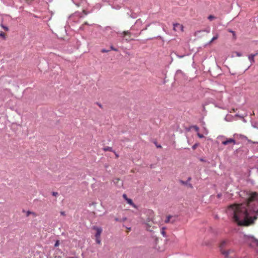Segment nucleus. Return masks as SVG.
<instances>
[{
	"mask_svg": "<svg viewBox=\"0 0 258 258\" xmlns=\"http://www.w3.org/2000/svg\"><path fill=\"white\" fill-rule=\"evenodd\" d=\"M227 213L232 216L233 221L239 226H248L257 219L252 213L258 215V193L251 192L245 203L230 205Z\"/></svg>",
	"mask_w": 258,
	"mask_h": 258,
	"instance_id": "obj_1",
	"label": "nucleus"
},
{
	"mask_svg": "<svg viewBox=\"0 0 258 258\" xmlns=\"http://www.w3.org/2000/svg\"><path fill=\"white\" fill-rule=\"evenodd\" d=\"M142 23H143V22H142V21L141 20V19H139L136 21L134 25L131 27V30H136V31H138V30H141V32L139 33H135V34H134V35L138 36V35H140L142 31L146 30L147 29L148 27L150 25V24H148L146 25V26L145 28H142Z\"/></svg>",
	"mask_w": 258,
	"mask_h": 258,
	"instance_id": "obj_2",
	"label": "nucleus"
},
{
	"mask_svg": "<svg viewBox=\"0 0 258 258\" xmlns=\"http://www.w3.org/2000/svg\"><path fill=\"white\" fill-rule=\"evenodd\" d=\"M227 244V241L226 240H223L220 243L219 246L221 253L224 256L225 258H228L229 254L233 252V251L231 249L225 250L224 249Z\"/></svg>",
	"mask_w": 258,
	"mask_h": 258,
	"instance_id": "obj_3",
	"label": "nucleus"
},
{
	"mask_svg": "<svg viewBox=\"0 0 258 258\" xmlns=\"http://www.w3.org/2000/svg\"><path fill=\"white\" fill-rule=\"evenodd\" d=\"M118 35V37L120 38L121 41L123 42L124 41L128 42L130 40V37L132 33L130 31H124L122 32H116Z\"/></svg>",
	"mask_w": 258,
	"mask_h": 258,
	"instance_id": "obj_4",
	"label": "nucleus"
},
{
	"mask_svg": "<svg viewBox=\"0 0 258 258\" xmlns=\"http://www.w3.org/2000/svg\"><path fill=\"white\" fill-rule=\"evenodd\" d=\"M115 32V31H114L110 27L107 26L103 29L102 35L104 37L109 39L112 36H113Z\"/></svg>",
	"mask_w": 258,
	"mask_h": 258,
	"instance_id": "obj_5",
	"label": "nucleus"
},
{
	"mask_svg": "<svg viewBox=\"0 0 258 258\" xmlns=\"http://www.w3.org/2000/svg\"><path fill=\"white\" fill-rule=\"evenodd\" d=\"M176 217L172 215H168L166 219L164 220L165 223H173L176 221Z\"/></svg>",
	"mask_w": 258,
	"mask_h": 258,
	"instance_id": "obj_6",
	"label": "nucleus"
},
{
	"mask_svg": "<svg viewBox=\"0 0 258 258\" xmlns=\"http://www.w3.org/2000/svg\"><path fill=\"white\" fill-rule=\"evenodd\" d=\"M222 144L223 145H227L229 144H232L233 145L236 144L235 140L232 138L226 139L225 140L222 141Z\"/></svg>",
	"mask_w": 258,
	"mask_h": 258,
	"instance_id": "obj_7",
	"label": "nucleus"
},
{
	"mask_svg": "<svg viewBox=\"0 0 258 258\" xmlns=\"http://www.w3.org/2000/svg\"><path fill=\"white\" fill-rule=\"evenodd\" d=\"M173 29L175 31L182 32L183 30V27L181 24L176 23L174 24Z\"/></svg>",
	"mask_w": 258,
	"mask_h": 258,
	"instance_id": "obj_8",
	"label": "nucleus"
},
{
	"mask_svg": "<svg viewBox=\"0 0 258 258\" xmlns=\"http://www.w3.org/2000/svg\"><path fill=\"white\" fill-rule=\"evenodd\" d=\"M93 229L96 231V233L95 235V237H100V235H101V233L102 231V228L99 227L94 226L93 227Z\"/></svg>",
	"mask_w": 258,
	"mask_h": 258,
	"instance_id": "obj_9",
	"label": "nucleus"
},
{
	"mask_svg": "<svg viewBox=\"0 0 258 258\" xmlns=\"http://www.w3.org/2000/svg\"><path fill=\"white\" fill-rule=\"evenodd\" d=\"M257 55V53L255 54H251L248 56V59L252 63L255 62L254 57Z\"/></svg>",
	"mask_w": 258,
	"mask_h": 258,
	"instance_id": "obj_10",
	"label": "nucleus"
},
{
	"mask_svg": "<svg viewBox=\"0 0 258 258\" xmlns=\"http://www.w3.org/2000/svg\"><path fill=\"white\" fill-rule=\"evenodd\" d=\"M122 197L127 201L128 204H129L131 205H134L132 200L131 199L127 198L126 195L123 194Z\"/></svg>",
	"mask_w": 258,
	"mask_h": 258,
	"instance_id": "obj_11",
	"label": "nucleus"
},
{
	"mask_svg": "<svg viewBox=\"0 0 258 258\" xmlns=\"http://www.w3.org/2000/svg\"><path fill=\"white\" fill-rule=\"evenodd\" d=\"M171 243V241L170 238H166L165 240V245H170Z\"/></svg>",
	"mask_w": 258,
	"mask_h": 258,
	"instance_id": "obj_12",
	"label": "nucleus"
},
{
	"mask_svg": "<svg viewBox=\"0 0 258 258\" xmlns=\"http://www.w3.org/2000/svg\"><path fill=\"white\" fill-rule=\"evenodd\" d=\"M31 214H32V215H34V216H36V213H34V212H31V211H27V212H26V216H27V217H28V216H29L30 215H31Z\"/></svg>",
	"mask_w": 258,
	"mask_h": 258,
	"instance_id": "obj_13",
	"label": "nucleus"
},
{
	"mask_svg": "<svg viewBox=\"0 0 258 258\" xmlns=\"http://www.w3.org/2000/svg\"><path fill=\"white\" fill-rule=\"evenodd\" d=\"M218 37H219V35L218 34H216V35L215 36H214L212 38V39H211V40L210 41L209 44L211 43L212 42H213L214 41L217 39Z\"/></svg>",
	"mask_w": 258,
	"mask_h": 258,
	"instance_id": "obj_14",
	"label": "nucleus"
},
{
	"mask_svg": "<svg viewBox=\"0 0 258 258\" xmlns=\"http://www.w3.org/2000/svg\"><path fill=\"white\" fill-rule=\"evenodd\" d=\"M103 150L104 151L112 152V148L111 147H105L103 148Z\"/></svg>",
	"mask_w": 258,
	"mask_h": 258,
	"instance_id": "obj_15",
	"label": "nucleus"
},
{
	"mask_svg": "<svg viewBox=\"0 0 258 258\" xmlns=\"http://www.w3.org/2000/svg\"><path fill=\"white\" fill-rule=\"evenodd\" d=\"M228 31L229 32H230V33H231V34H232V35H233V39H234V40H235V39H236V36L235 32L234 31H233L231 30H230V29H229Z\"/></svg>",
	"mask_w": 258,
	"mask_h": 258,
	"instance_id": "obj_16",
	"label": "nucleus"
},
{
	"mask_svg": "<svg viewBox=\"0 0 258 258\" xmlns=\"http://www.w3.org/2000/svg\"><path fill=\"white\" fill-rule=\"evenodd\" d=\"M95 241L97 244H100V243H101L100 237H95Z\"/></svg>",
	"mask_w": 258,
	"mask_h": 258,
	"instance_id": "obj_17",
	"label": "nucleus"
},
{
	"mask_svg": "<svg viewBox=\"0 0 258 258\" xmlns=\"http://www.w3.org/2000/svg\"><path fill=\"white\" fill-rule=\"evenodd\" d=\"M110 50H113L114 51H118V49L115 47H114V46H113L112 45H111L110 47Z\"/></svg>",
	"mask_w": 258,
	"mask_h": 258,
	"instance_id": "obj_18",
	"label": "nucleus"
},
{
	"mask_svg": "<svg viewBox=\"0 0 258 258\" xmlns=\"http://www.w3.org/2000/svg\"><path fill=\"white\" fill-rule=\"evenodd\" d=\"M192 128L195 130L196 132H199V127L197 125H194L192 126Z\"/></svg>",
	"mask_w": 258,
	"mask_h": 258,
	"instance_id": "obj_19",
	"label": "nucleus"
},
{
	"mask_svg": "<svg viewBox=\"0 0 258 258\" xmlns=\"http://www.w3.org/2000/svg\"><path fill=\"white\" fill-rule=\"evenodd\" d=\"M208 18L210 21H212L213 19L215 18V17L213 15H210Z\"/></svg>",
	"mask_w": 258,
	"mask_h": 258,
	"instance_id": "obj_20",
	"label": "nucleus"
},
{
	"mask_svg": "<svg viewBox=\"0 0 258 258\" xmlns=\"http://www.w3.org/2000/svg\"><path fill=\"white\" fill-rule=\"evenodd\" d=\"M130 17L133 18H136L137 17V15L136 13H132L130 15Z\"/></svg>",
	"mask_w": 258,
	"mask_h": 258,
	"instance_id": "obj_21",
	"label": "nucleus"
},
{
	"mask_svg": "<svg viewBox=\"0 0 258 258\" xmlns=\"http://www.w3.org/2000/svg\"><path fill=\"white\" fill-rule=\"evenodd\" d=\"M1 26L5 30H6V31H8L9 30V28H8V27L7 26H4L3 24L1 25Z\"/></svg>",
	"mask_w": 258,
	"mask_h": 258,
	"instance_id": "obj_22",
	"label": "nucleus"
},
{
	"mask_svg": "<svg viewBox=\"0 0 258 258\" xmlns=\"http://www.w3.org/2000/svg\"><path fill=\"white\" fill-rule=\"evenodd\" d=\"M0 36L2 37L3 38V39L6 38L5 34L3 32H0Z\"/></svg>",
	"mask_w": 258,
	"mask_h": 258,
	"instance_id": "obj_23",
	"label": "nucleus"
},
{
	"mask_svg": "<svg viewBox=\"0 0 258 258\" xmlns=\"http://www.w3.org/2000/svg\"><path fill=\"white\" fill-rule=\"evenodd\" d=\"M197 135H198V136L200 138H204V135H203L201 134H200V133H198Z\"/></svg>",
	"mask_w": 258,
	"mask_h": 258,
	"instance_id": "obj_24",
	"label": "nucleus"
},
{
	"mask_svg": "<svg viewBox=\"0 0 258 258\" xmlns=\"http://www.w3.org/2000/svg\"><path fill=\"white\" fill-rule=\"evenodd\" d=\"M198 146V144H195V145H193V146L192 147V148L194 150H195L197 148Z\"/></svg>",
	"mask_w": 258,
	"mask_h": 258,
	"instance_id": "obj_25",
	"label": "nucleus"
},
{
	"mask_svg": "<svg viewBox=\"0 0 258 258\" xmlns=\"http://www.w3.org/2000/svg\"><path fill=\"white\" fill-rule=\"evenodd\" d=\"M52 196L56 197L58 195V194L57 192L53 191L52 192Z\"/></svg>",
	"mask_w": 258,
	"mask_h": 258,
	"instance_id": "obj_26",
	"label": "nucleus"
},
{
	"mask_svg": "<svg viewBox=\"0 0 258 258\" xmlns=\"http://www.w3.org/2000/svg\"><path fill=\"white\" fill-rule=\"evenodd\" d=\"M162 230H164V228H162ZM162 236L166 237V233L164 231L162 230Z\"/></svg>",
	"mask_w": 258,
	"mask_h": 258,
	"instance_id": "obj_27",
	"label": "nucleus"
},
{
	"mask_svg": "<svg viewBox=\"0 0 258 258\" xmlns=\"http://www.w3.org/2000/svg\"><path fill=\"white\" fill-rule=\"evenodd\" d=\"M235 53L236 54V56H237L240 57V56H242V54L241 53H240V52H236Z\"/></svg>",
	"mask_w": 258,
	"mask_h": 258,
	"instance_id": "obj_28",
	"label": "nucleus"
},
{
	"mask_svg": "<svg viewBox=\"0 0 258 258\" xmlns=\"http://www.w3.org/2000/svg\"><path fill=\"white\" fill-rule=\"evenodd\" d=\"M109 51V50H106V49H102L101 50V52H103V53H104V52H108Z\"/></svg>",
	"mask_w": 258,
	"mask_h": 258,
	"instance_id": "obj_29",
	"label": "nucleus"
},
{
	"mask_svg": "<svg viewBox=\"0 0 258 258\" xmlns=\"http://www.w3.org/2000/svg\"><path fill=\"white\" fill-rule=\"evenodd\" d=\"M154 143L157 148H161V145L158 144L156 142H155Z\"/></svg>",
	"mask_w": 258,
	"mask_h": 258,
	"instance_id": "obj_30",
	"label": "nucleus"
},
{
	"mask_svg": "<svg viewBox=\"0 0 258 258\" xmlns=\"http://www.w3.org/2000/svg\"><path fill=\"white\" fill-rule=\"evenodd\" d=\"M60 215H62V216H65L66 215L65 212H64V211H61L60 212Z\"/></svg>",
	"mask_w": 258,
	"mask_h": 258,
	"instance_id": "obj_31",
	"label": "nucleus"
},
{
	"mask_svg": "<svg viewBox=\"0 0 258 258\" xmlns=\"http://www.w3.org/2000/svg\"><path fill=\"white\" fill-rule=\"evenodd\" d=\"M59 244V242L58 241H56V242H55V244H54V246L55 247H56Z\"/></svg>",
	"mask_w": 258,
	"mask_h": 258,
	"instance_id": "obj_32",
	"label": "nucleus"
},
{
	"mask_svg": "<svg viewBox=\"0 0 258 258\" xmlns=\"http://www.w3.org/2000/svg\"><path fill=\"white\" fill-rule=\"evenodd\" d=\"M96 103H97V105H98L100 108H101V107H102V105H101L100 103H98V102H97Z\"/></svg>",
	"mask_w": 258,
	"mask_h": 258,
	"instance_id": "obj_33",
	"label": "nucleus"
},
{
	"mask_svg": "<svg viewBox=\"0 0 258 258\" xmlns=\"http://www.w3.org/2000/svg\"><path fill=\"white\" fill-rule=\"evenodd\" d=\"M232 110L233 112H235V109L233 108Z\"/></svg>",
	"mask_w": 258,
	"mask_h": 258,
	"instance_id": "obj_34",
	"label": "nucleus"
},
{
	"mask_svg": "<svg viewBox=\"0 0 258 258\" xmlns=\"http://www.w3.org/2000/svg\"><path fill=\"white\" fill-rule=\"evenodd\" d=\"M190 179H191V178H190V177H189V178H188V180H189V181Z\"/></svg>",
	"mask_w": 258,
	"mask_h": 258,
	"instance_id": "obj_35",
	"label": "nucleus"
},
{
	"mask_svg": "<svg viewBox=\"0 0 258 258\" xmlns=\"http://www.w3.org/2000/svg\"><path fill=\"white\" fill-rule=\"evenodd\" d=\"M84 24H85V25H88V23H87V22H85V23H84Z\"/></svg>",
	"mask_w": 258,
	"mask_h": 258,
	"instance_id": "obj_36",
	"label": "nucleus"
},
{
	"mask_svg": "<svg viewBox=\"0 0 258 258\" xmlns=\"http://www.w3.org/2000/svg\"><path fill=\"white\" fill-rule=\"evenodd\" d=\"M182 183L183 184H185V182H184V181H182Z\"/></svg>",
	"mask_w": 258,
	"mask_h": 258,
	"instance_id": "obj_37",
	"label": "nucleus"
},
{
	"mask_svg": "<svg viewBox=\"0 0 258 258\" xmlns=\"http://www.w3.org/2000/svg\"><path fill=\"white\" fill-rule=\"evenodd\" d=\"M189 186H190V187H192V185H191V184H189Z\"/></svg>",
	"mask_w": 258,
	"mask_h": 258,
	"instance_id": "obj_38",
	"label": "nucleus"
},
{
	"mask_svg": "<svg viewBox=\"0 0 258 258\" xmlns=\"http://www.w3.org/2000/svg\"><path fill=\"white\" fill-rule=\"evenodd\" d=\"M80 29H83V26L80 27Z\"/></svg>",
	"mask_w": 258,
	"mask_h": 258,
	"instance_id": "obj_39",
	"label": "nucleus"
},
{
	"mask_svg": "<svg viewBox=\"0 0 258 258\" xmlns=\"http://www.w3.org/2000/svg\"><path fill=\"white\" fill-rule=\"evenodd\" d=\"M70 258H74V257H70Z\"/></svg>",
	"mask_w": 258,
	"mask_h": 258,
	"instance_id": "obj_40",
	"label": "nucleus"
}]
</instances>
